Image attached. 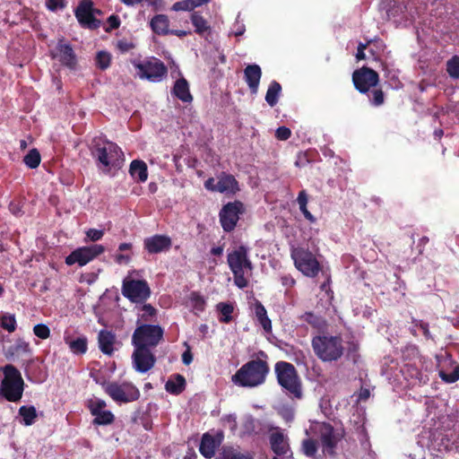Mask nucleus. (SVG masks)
I'll return each instance as SVG.
<instances>
[{
	"mask_svg": "<svg viewBox=\"0 0 459 459\" xmlns=\"http://www.w3.org/2000/svg\"><path fill=\"white\" fill-rule=\"evenodd\" d=\"M228 265L233 274L234 283L239 289H244L248 285V281L245 276L246 272L253 270V264L248 256V248L240 245L234 250L228 253Z\"/></svg>",
	"mask_w": 459,
	"mask_h": 459,
	"instance_id": "1",
	"label": "nucleus"
},
{
	"mask_svg": "<svg viewBox=\"0 0 459 459\" xmlns=\"http://www.w3.org/2000/svg\"><path fill=\"white\" fill-rule=\"evenodd\" d=\"M312 347L316 355L323 361H336L343 354L341 336L327 334L315 336L312 339Z\"/></svg>",
	"mask_w": 459,
	"mask_h": 459,
	"instance_id": "2",
	"label": "nucleus"
},
{
	"mask_svg": "<svg viewBox=\"0 0 459 459\" xmlns=\"http://www.w3.org/2000/svg\"><path fill=\"white\" fill-rule=\"evenodd\" d=\"M164 329L160 325L136 322V327L132 335L134 347L153 349L163 340Z\"/></svg>",
	"mask_w": 459,
	"mask_h": 459,
	"instance_id": "3",
	"label": "nucleus"
},
{
	"mask_svg": "<svg viewBox=\"0 0 459 459\" xmlns=\"http://www.w3.org/2000/svg\"><path fill=\"white\" fill-rule=\"evenodd\" d=\"M290 257L296 269L307 277L315 278L322 270L316 255L307 247H291Z\"/></svg>",
	"mask_w": 459,
	"mask_h": 459,
	"instance_id": "4",
	"label": "nucleus"
},
{
	"mask_svg": "<svg viewBox=\"0 0 459 459\" xmlns=\"http://www.w3.org/2000/svg\"><path fill=\"white\" fill-rule=\"evenodd\" d=\"M132 64L137 69L139 78L152 82H160L168 74L165 64L154 56L148 57L143 62L134 60Z\"/></svg>",
	"mask_w": 459,
	"mask_h": 459,
	"instance_id": "5",
	"label": "nucleus"
},
{
	"mask_svg": "<svg viewBox=\"0 0 459 459\" xmlns=\"http://www.w3.org/2000/svg\"><path fill=\"white\" fill-rule=\"evenodd\" d=\"M91 152L97 161L106 168L118 166L124 156L121 148L109 141L104 144L96 143Z\"/></svg>",
	"mask_w": 459,
	"mask_h": 459,
	"instance_id": "6",
	"label": "nucleus"
},
{
	"mask_svg": "<svg viewBox=\"0 0 459 459\" xmlns=\"http://www.w3.org/2000/svg\"><path fill=\"white\" fill-rule=\"evenodd\" d=\"M151 289L145 280L125 279L122 294L134 303H144L151 296Z\"/></svg>",
	"mask_w": 459,
	"mask_h": 459,
	"instance_id": "7",
	"label": "nucleus"
},
{
	"mask_svg": "<svg viewBox=\"0 0 459 459\" xmlns=\"http://www.w3.org/2000/svg\"><path fill=\"white\" fill-rule=\"evenodd\" d=\"M105 392L116 402L131 403L139 399L140 391L137 387L128 382L117 384L108 383L105 385Z\"/></svg>",
	"mask_w": 459,
	"mask_h": 459,
	"instance_id": "8",
	"label": "nucleus"
},
{
	"mask_svg": "<svg viewBox=\"0 0 459 459\" xmlns=\"http://www.w3.org/2000/svg\"><path fill=\"white\" fill-rule=\"evenodd\" d=\"M245 212L244 204L240 201L230 202L224 204L220 211L221 225L225 232L232 231L239 220V215Z\"/></svg>",
	"mask_w": 459,
	"mask_h": 459,
	"instance_id": "9",
	"label": "nucleus"
},
{
	"mask_svg": "<svg viewBox=\"0 0 459 459\" xmlns=\"http://www.w3.org/2000/svg\"><path fill=\"white\" fill-rule=\"evenodd\" d=\"M23 387L22 375H4L0 385V395L8 402H18L22 397Z\"/></svg>",
	"mask_w": 459,
	"mask_h": 459,
	"instance_id": "10",
	"label": "nucleus"
},
{
	"mask_svg": "<svg viewBox=\"0 0 459 459\" xmlns=\"http://www.w3.org/2000/svg\"><path fill=\"white\" fill-rule=\"evenodd\" d=\"M104 252V246L100 244L78 247L65 257V264L67 265L78 264L80 266H83Z\"/></svg>",
	"mask_w": 459,
	"mask_h": 459,
	"instance_id": "11",
	"label": "nucleus"
},
{
	"mask_svg": "<svg viewBox=\"0 0 459 459\" xmlns=\"http://www.w3.org/2000/svg\"><path fill=\"white\" fill-rule=\"evenodd\" d=\"M352 82L360 93H368L371 88L379 82V74L368 66H362L352 73Z\"/></svg>",
	"mask_w": 459,
	"mask_h": 459,
	"instance_id": "12",
	"label": "nucleus"
},
{
	"mask_svg": "<svg viewBox=\"0 0 459 459\" xmlns=\"http://www.w3.org/2000/svg\"><path fill=\"white\" fill-rule=\"evenodd\" d=\"M50 56L70 70H74L77 66L76 54L72 45L64 38L58 39L55 48L50 51Z\"/></svg>",
	"mask_w": 459,
	"mask_h": 459,
	"instance_id": "13",
	"label": "nucleus"
},
{
	"mask_svg": "<svg viewBox=\"0 0 459 459\" xmlns=\"http://www.w3.org/2000/svg\"><path fill=\"white\" fill-rule=\"evenodd\" d=\"M94 13H100V11L93 8L91 0L81 1L74 11L75 17L82 27L91 30L100 26V21L95 18Z\"/></svg>",
	"mask_w": 459,
	"mask_h": 459,
	"instance_id": "14",
	"label": "nucleus"
},
{
	"mask_svg": "<svg viewBox=\"0 0 459 459\" xmlns=\"http://www.w3.org/2000/svg\"><path fill=\"white\" fill-rule=\"evenodd\" d=\"M279 385L291 399L303 398V386L299 375H276Z\"/></svg>",
	"mask_w": 459,
	"mask_h": 459,
	"instance_id": "15",
	"label": "nucleus"
},
{
	"mask_svg": "<svg viewBox=\"0 0 459 459\" xmlns=\"http://www.w3.org/2000/svg\"><path fill=\"white\" fill-rule=\"evenodd\" d=\"M318 432L324 450L329 455H333L334 449L341 439L340 435L328 422H323L319 426Z\"/></svg>",
	"mask_w": 459,
	"mask_h": 459,
	"instance_id": "16",
	"label": "nucleus"
},
{
	"mask_svg": "<svg viewBox=\"0 0 459 459\" xmlns=\"http://www.w3.org/2000/svg\"><path fill=\"white\" fill-rule=\"evenodd\" d=\"M224 435L221 431L217 432L215 435L204 433L201 438L199 451L201 455L206 458L211 459L215 455L216 449L221 445Z\"/></svg>",
	"mask_w": 459,
	"mask_h": 459,
	"instance_id": "17",
	"label": "nucleus"
},
{
	"mask_svg": "<svg viewBox=\"0 0 459 459\" xmlns=\"http://www.w3.org/2000/svg\"><path fill=\"white\" fill-rule=\"evenodd\" d=\"M133 359L135 369L142 373L150 370L156 361L152 349L143 347H134Z\"/></svg>",
	"mask_w": 459,
	"mask_h": 459,
	"instance_id": "18",
	"label": "nucleus"
},
{
	"mask_svg": "<svg viewBox=\"0 0 459 459\" xmlns=\"http://www.w3.org/2000/svg\"><path fill=\"white\" fill-rule=\"evenodd\" d=\"M172 246L170 237L167 235L155 234L143 240V248L150 255L167 252Z\"/></svg>",
	"mask_w": 459,
	"mask_h": 459,
	"instance_id": "19",
	"label": "nucleus"
},
{
	"mask_svg": "<svg viewBox=\"0 0 459 459\" xmlns=\"http://www.w3.org/2000/svg\"><path fill=\"white\" fill-rule=\"evenodd\" d=\"M239 191L238 183L234 176L222 172L218 177L216 192L235 195Z\"/></svg>",
	"mask_w": 459,
	"mask_h": 459,
	"instance_id": "20",
	"label": "nucleus"
},
{
	"mask_svg": "<svg viewBox=\"0 0 459 459\" xmlns=\"http://www.w3.org/2000/svg\"><path fill=\"white\" fill-rule=\"evenodd\" d=\"M262 71L258 65H248L244 69L245 81L247 83L251 93L255 94L258 91Z\"/></svg>",
	"mask_w": 459,
	"mask_h": 459,
	"instance_id": "21",
	"label": "nucleus"
},
{
	"mask_svg": "<svg viewBox=\"0 0 459 459\" xmlns=\"http://www.w3.org/2000/svg\"><path fill=\"white\" fill-rule=\"evenodd\" d=\"M266 375H232L231 381L234 385L252 388L264 383Z\"/></svg>",
	"mask_w": 459,
	"mask_h": 459,
	"instance_id": "22",
	"label": "nucleus"
},
{
	"mask_svg": "<svg viewBox=\"0 0 459 459\" xmlns=\"http://www.w3.org/2000/svg\"><path fill=\"white\" fill-rule=\"evenodd\" d=\"M150 27L152 30L160 36L169 35V19L166 14H156L150 21Z\"/></svg>",
	"mask_w": 459,
	"mask_h": 459,
	"instance_id": "23",
	"label": "nucleus"
},
{
	"mask_svg": "<svg viewBox=\"0 0 459 459\" xmlns=\"http://www.w3.org/2000/svg\"><path fill=\"white\" fill-rule=\"evenodd\" d=\"M270 444L272 450L277 456H286L290 452V446L281 432L271 435Z\"/></svg>",
	"mask_w": 459,
	"mask_h": 459,
	"instance_id": "24",
	"label": "nucleus"
},
{
	"mask_svg": "<svg viewBox=\"0 0 459 459\" xmlns=\"http://www.w3.org/2000/svg\"><path fill=\"white\" fill-rule=\"evenodd\" d=\"M436 359L438 373H459V364L453 359L452 355H437Z\"/></svg>",
	"mask_w": 459,
	"mask_h": 459,
	"instance_id": "25",
	"label": "nucleus"
},
{
	"mask_svg": "<svg viewBox=\"0 0 459 459\" xmlns=\"http://www.w3.org/2000/svg\"><path fill=\"white\" fill-rule=\"evenodd\" d=\"M172 94L183 102H191L193 100V96L189 91V84L183 77L175 82Z\"/></svg>",
	"mask_w": 459,
	"mask_h": 459,
	"instance_id": "26",
	"label": "nucleus"
},
{
	"mask_svg": "<svg viewBox=\"0 0 459 459\" xmlns=\"http://www.w3.org/2000/svg\"><path fill=\"white\" fill-rule=\"evenodd\" d=\"M267 362L260 358L252 359L244 364L236 373H268Z\"/></svg>",
	"mask_w": 459,
	"mask_h": 459,
	"instance_id": "27",
	"label": "nucleus"
},
{
	"mask_svg": "<svg viewBox=\"0 0 459 459\" xmlns=\"http://www.w3.org/2000/svg\"><path fill=\"white\" fill-rule=\"evenodd\" d=\"M8 354L13 360L20 357H30L31 349L30 343L22 339H18L14 344L11 345L8 349Z\"/></svg>",
	"mask_w": 459,
	"mask_h": 459,
	"instance_id": "28",
	"label": "nucleus"
},
{
	"mask_svg": "<svg viewBox=\"0 0 459 459\" xmlns=\"http://www.w3.org/2000/svg\"><path fill=\"white\" fill-rule=\"evenodd\" d=\"M186 382L183 375H175L165 384V390L173 395L180 394L186 389Z\"/></svg>",
	"mask_w": 459,
	"mask_h": 459,
	"instance_id": "29",
	"label": "nucleus"
},
{
	"mask_svg": "<svg viewBox=\"0 0 459 459\" xmlns=\"http://www.w3.org/2000/svg\"><path fill=\"white\" fill-rule=\"evenodd\" d=\"M129 173L139 182H145L148 178L146 163L141 160H134L130 164Z\"/></svg>",
	"mask_w": 459,
	"mask_h": 459,
	"instance_id": "30",
	"label": "nucleus"
},
{
	"mask_svg": "<svg viewBox=\"0 0 459 459\" xmlns=\"http://www.w3.org/2000/svg\"><path fill=\"white\" fill-rule=\"evenodd\" d=\"M190 19L193 26L195 27V32L198 35L202 36L205 32H211V26L199 12H193Z\"/></svg>",
	"mask_w": 459,
	"mask_h": 459,
	"instance_id": "31",
	"label": "nucleus"
},
{
	"mask_svg": "<svg viewBox=\"0 0 459 459\" xmlns=\"http://www.w3.org/2000/svg\"><path fill=\"white\" fill-rule=\"evenodd\" d=\"M255 316L262 325L263 329L266 333H270L272 331V322L271 319L267 316V311L264 305L260 301H256L255 305Z\"/></svg>",
	"mask_w": 459,
	"mask_h": 459,
	"instance_id": "32",
	"label": "nucleus"
},
{
	"mask_svg": "<svg viewBox=\"0 0 459 459\" xmlns=\"http://www.w3.org/2000/svg\"><path fill=\"white\" fill-rule=\"evenodd\" d=\"M115 336L108 331H100L99 333V345L100 351L108 355L113 352Z\"/></svg>",
	"mask_w": 459,
	"mask_h": 459,
	"instance_id": "33",
	"label": "nucleus"
},
{
	"mask_svg": "<svg viewBox=\"0 0 459 459\" xmlns=\"http://www.w3.org/2000/svg\"><path fill=\"white\" fill-rule=\"evenodd\" d=\"M215 459H254L251 453H241L233 447H223Z\"/></svg>",
	"mask_w": 459,
	"mask_h": 459,
	"instance_id": "34",
	"label": "nucleus"
},
{
	"mask_svg": "<svg viewBox=\"0 0 459 459\" xmlns=\"http://www.w3.org/2000/svg\"><path fill=\"white\" fill-rule=\"evenodd\" d=\"M281 91V84L276 81L271 82L265 94V101L270 107H274L278 103Z\"/></svg>",
	"mask_w": 459,
	"mask_h": 459,
	"instance_id": "35",
	"label": "nucleus"
},
{
	"mask_svg": "<svg viewBox=\"0 0 459 459\" xmlns=\"http://www.w3.org/2000/svg\"><path fill=\"white\" fill-rule=\"evenodd\" d=\"M65 343L68 344L70 350L75 354H84L88 349V341L85 336L78 337L75 340L65 338Z\"/></svg>",
	"mask_w": 459,
	"mask_h": 459,
	"instance_id": "36",
	"label": "nucleus"
},
{
	"mask_svg": "<svg viewBox=\"0 0 459 459\" xmlns=\"http://www.w3.org/2000/svg\"><path fill=\"white\" fill-rule=\"evenodd\" d=\"M19 415L22 418V422L25 426L32 425L38 417L36 408L32 405L21 406L19 409Z\"/></svg>",
	"mask_w": 459,
	"mask_h": 459,
	"instance_id": "37",
	"label": "nucleus"
},
{
	"mask_svg": "<svg viewBox=\"0 0 459 459\" xmlns=\"http://www.w3.org/2000/svg\"><path fill=\"white\" fill-rule=\"evenodd\" d=\"M403 358L405 360H413L412 366L414 369L420 370L417 367L416 360L421 361L419 348L415 344H408L403 350Z\"/></svg>",
	"mask_w": 459,
	"mask_h": 459,
	"instance_id": "38",
	"label": "nucleus"
},
{
	"mask_svg": "<svg viewBox=\"0 0 459 459\" xmlns=\"http://www.w3.org/2000/svg\"><path fill=\"white\" fill-rule=\"evenodd\" d=\"M141 314L138 315L137 322L149 324L157 316V309L151 304H143L141 308Z\"/></svg>",
	"mask_w": 459,
	"mask_h": 459,
	"instance_id": "39",
	"label": "nucleus"
},
{
	"mask_svg": "<svg viewBox=\"0 0 459 459\" xmlns=\"http://www.w3.org/2000/svg\"><path fill=\"white\" fill-rule=\"evenodd\" d=\"M300 319L316 329H320L325 325L324 318L313 312L304 313L300 316Z\"/></svg>",
	"mask_w": 459,
	"mask_h": 459,
	"instance_id": "40",
	"label": "nucleus"
},
{
	"mask_svg": "<svg viewBox=\"0 0 459 459\" xmlns=\"http://www.w3.org/2000/svg\"><path fill=\"white\" fill-rule=\"evenodd\" d=\"M217 310L221 315L219 319L221 323L228 324L232 320L231 314L233 313L234 307L230 303L220 302L217 305Z\"/></svg>",
	"mask_w": 459,
	"mask_h": 459,
	"instance_id": "41",
	"label": "nucleus"
},
{
	"mask_svg": "<svg viewBox=\"0 0 459 459\" xmlns=\"http://www.w3.org/2000/svg\"><path fill=\"white\" fill-rule=\"evenodd\" d=\"M0 326L8 333H13L17 326L15 316L13 314L0 316Z\"/></svg>",
	"mask_w": 459,
	"mask_h": 459,
	"instance_id": "42",
	"label": "nucleus"
},
{
	"mask_svg": "<svg viewBox=\"0 0 459 459\" xmlns=\"http://www.w3.org/2000/svg\"><path fill=\"white\" fill-rule=\"evenodd\" d=\"M41 157L37 149H31L23 159L24 163L30 169H36L40 164Z\"/></svg>",
	"mask_w": 459,
	"mask_h": 459,
	"instance_id": "43",
	"label": "nucleus"
},
{
	"mask_svg": "<svg viewBox=\"0 0 459 459\" xmlns=\"http://www.w3.org/2000/svg\"><path fill=\"white\" fill-rule=\"evenodd\" d=\"M94 416L95 418L92 420L93 425H109L115 420V416L110 411H103Z\"/></svg>",
	"mask_w": 459,
	"mask_h": 459,
	"instance_id": "44",
	"label": "nucleus"
},
{
	"mask_svg": "<svg viewBox=\"0 0 459 459\" xmlns=\"http://www.w3.org/2000/svg\"><path fill=\"white\" fill-rule=\"evenodd\" d=\"M446 72L453 79H459V56H454L446 62Z\"/></svg>",
	"mask_w": 459,
	"mask_h": 459,
	"instance_id": "45",
	"label": "nucleus"
},
{
	"mask_svg": "<svg viewBox=\"0 0 459 459\" xmlns=\"http://www.w3.org/2000/svg\"><path fill=\"white\" fill-rule=\"evenodd\" d=\"M111 55L107 51H99L96 55V65L100 70H106L110 66Z\"/></svg>",
	"mask_w": 459,
	"mask_h": 459,
	"instance_id": "46",
	"label": "nucleus"
},
{
	"mask_svg": "<svg viewBox=\"0 0 459 459\" xmlns=\"http://www.w3.org/2000/svg\"><path fill=\"white\" fill-rule=\"evenodd\" d=\"M302 450H303V453L307 456H308V457L315 456V455L317 451V445H316V440H314L312 438H307V439L303 440Z\"/></svg>",
	"mask_w": 459,
	"mask_h": 459,
	"instance_id": "47",
	"label": "nucleus"
},
{
	"mask_svg": "<svg viewBox=\"0 0 459 459\" xmlns=\"http://www.w3.org/2000/svg\"><path fill=\"white\" fill-rule=\"evenodd\" d=\"M437 450L439 452H449L455 450L454 438L452 437H448L447 435L442 436L440 442L437 444Z\"/></svg>",
	"mask_w": 459,
	"mask_h": 459,
	"instance_id": "48",
	"label": "nucleus"
},
{
	"mask_svg": "<svg viewBox=\"0 0 459 459\" xmlns=\"http://www.w3.org/2000/svg\"><path fill=\"white\" fill-rule=\"evenodd\" d=\"M106 406V402L98 398L90 400L88 405L89 410L93 416L99 414L100 411H103V409Z\"/></svg>",
	"mask_w": 459,
	"mask_h": 459,
	"instance_id": "49",
	"label": "nucleus"
},
{
	"mask_svg": "<svg viewBox=\"0 0 459 459\" xmlns=\"http://www.w3.org/2000/svg\"><path fill=\"white\" fill-rule=\"evenodd\" d=\"M170 10L174 11V12H180V11L191 12V11H194L195 9L193 6L192 0H182V1L174 3L172 4Z\"/></svg>",
	"mask_w": 459,
	"mask_h": 459,
	"instance_id": "50",
	"label": "nucleus"
},
{
	"mask_svg": "<svg viewBox=\"0 0 459 459\" xmlns=\"http://www.w3.org/2000/svg\"><path fill=\"white\" fill-rule=\"evenodd\" d=\"M371 95L369 100L373 106L379 107L385 103V93L381 89H374L371 91Z\"/></svg>",
	"mask_w": 459,
	"mask_h": 459,
	"instance_id": "51",
	"label": "nucleus"
},
{
	"mask_svg": "<svg viewBox=\"0 0 459 459\" xmlns=\"http://www.w3.org/2000/svg\"><path fill=\"white\" fill-rule=\"evenodd\" d=\"M33 333L37 337L45 340L49 337L50 329L45 324H38L33 327Z\"/></svg>",
	"mask_w": 459,
	"mask_h": 459,
	"instance_id": "52",
	"label": "nucleus"
},
{
	"mask_svg": "<svg viewBox=\"0 0 459 459\" xmlns=\"http://www.w3.org/2000/svg\"><path fill=\"white\" fill-rule=\"evenodd\" d=\"M191 301L193 304V308L196 311L203 312L205 308V300L204 299L196 292H193L191 294Z\"/></svg>",
	"mask_w": 459,
	"mask_h": 459,
	"instance_id": "53",
	"label": "nucleus"
},
{
	"mask_svg": "<svg viewBox=\"0 0 459 459\" xmlns=\"http://www.w3.org/2000/svg\"><path fill=\"white\" fill-rule=\"evenodd\" d=\"M274 373H297L295 367L286 361H279L275 364Z\"/></svg>",
	"mask_w": 459,
	"mask_h": 459,
	"instance_id": "54",
	"label": "nucleus"
},
{
	"mask_svg": "<svg viewBox=\"0 0 459 459\" xmlns=\"http://www.w3.org/2000/svg\"><path fill=\"white\" fill-rule=\"evenodd\" d=\"M66 5L65 0H47L46 6L48 10L56 12L57 10L64 9Z\"/></svg>",
	"mask_w": 459,
	"mask_h": 459,
	"instance_id": "55",
	"label": "nucleus"
},
{
	"mask_svg": "<svg viewBox=\"0 0 459 459\" xmlns=\"http://www.w3.org/2000/svg\"><path fill=\"white\" fill-rule=\"evenodd\" d=\"M86 237L93 242L100 240L104 236V230L97 229H89L86 232Z\"/></svg>",
	"mask_w": 459,
	"mask_h": 459,
	"instance_id": "56",
	"label": "nucleus"
},
{
	"mask_svg": "<svg viewBox=\"0 0 459 459\" xmlns=\"http://www.w3.org/2000/svg\"><path fill=\"white\" fill-rule=\"evenodd\" d=\"M107 22H108V27L106 28V31L107 32H109V31H111L113 30H116L117 28H119L120 23H121L119 17L117 15H115V14L110 15L108 18Z\"/></svg>",
	"mask_w": 459,
	"mask_h": 459,
	"instance_id": "57",
	"label": "nucleus"
},
{
	"mask_svg": "<svg viewBox=\"0 0 459 459\" xmlns=\"http://www.w3.org/2000/svg\"><path fill=\"white\" fill-rule=\"evenodd\" d=\"M291 135V131L290 128L286 126H280L277 128L275 132V136L277 139L285 141L288 140Z\"/></svg>",
	"mask_w": 459,
	"mask_h": 459,
	"instance_id": "58",
	"label": "nucleus"
},
{
	"mask_svg": "<svg viewBox=\"0 0 459 459\" xmlns=\"http://www.w3.org/2000/svg\"><path fill=\"white\" fill-rule=\"evenodd\" d=\"M413 324L414 326L419 327L422 331V333L426 339H432L428 323L423 322L422 320H413Z\"/></svg>",
	"mask_w": 459,
	"mask_h": 459,
	"instance_id": "59",
	"label": "nucleus"
},
{
	"mask_svg": "<svg viewBox=\"0 0 459 459\" xmlns=\"http://www.w3.org/2000/svg\"><path fill=\"white\" fill-rule=\"evenodd\" d=\"M279 414L285 421L290 422L294 419V410L291 407L284 406L279 411Z\"/></svg>",
	"mask_w": 459,
	"mask_h": 459,
	"instance_id": "60",
	"label": "nucleus"
},
{
	"mask_svg": "<svg viewBox=\"0 0 459 459\" xmlns=\"http://www.w3.org/2000/svg\"><path fill=\"white\" fill-rule=\"evenodd\" d=\"M117 47L120 52L126 53L134 48L135 46L131 41H128L126 39H120L117 41Z\"/></svg>",
	"mask_w": 459,
	"mask_h": 459,
	"instance_id": "61",
	"label": "nucleus"
},
{
	"mask_svg": "<svg viewBox=\"0 0 459 459\" xmlns=\"http://www.w3.org/2000/svg\"><path fill=\"white\" fill-rule=\"evenodd\" d=\"M297 201L299 205V210H305V207H307V195L305 190L299 193Z\"/></svg>",
	"mask_w": 459,
	"mask_h": 459,
	"instance_id": "62",
	"label": "nucleus"
},
{
	"mask_svg": "<svg viewBox=\"0 0 459 459\" xmlns=\"http://www.w3.org/2000/svg\"><path fill=\"white\" fill-rule=\"evenodd\" d=\"M281 282L286 288H292L295 285L296 281L291 275L285 274L281 276Z\"/></svg>",
	"mask_w": 459,
	"mask_h": 459,
	"instance_id": "63",
	"label": "nucleus"
},
{
	"mask_svg": "<svg viewBox=\"0 0 459 459\" xmlns=\"http://www.w3.org/2000/svg\"><path fill=\"white\" fill-rule=\"evenodd\" d=\"M368 47V43L359 42L357 48L356 58L358 60H364L366 58L365 49Z\"/></svg>",
	"mask_w": 459,
	"mask_h": 459,
	"instance_id": "64",
	"label": "nucleus"
}]
</instances>
